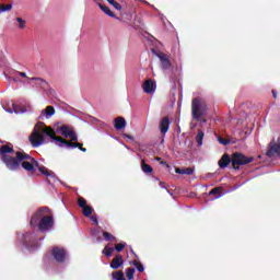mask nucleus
<instances>
[{
    "instance_id": "nucleus-1",
    "label": "nucleus",
    "mask_w": 280,
    "mask_h": 280,
    "mask_svg": "<svg viewBox=\"0 0 280 280\" xmlns=\"http://www.w3.org/2000/svg\"><path fill=\"white\" fill-rule=\"evenodd\" d=\"M45 135L52 139V141H57L59 143V148H78L81 152H86V148L83 147L80 142H70L69 140H65V138L60 136H56V131L51 127H47L45 122L38 121L28 137V141L33 148H40L43 143H45Z\"/></svg>"
},
{
    "instance_id": "nucleus-2",
    "label": "nucleus",
    "mask_w": 280,
    "mask_h": 280,
    "mask_svg": "<svg viewBox=\"0 0 280 280\" xmlns=\"http://www.w3.org/2000/svg\"><path fill=\"white\" fill-rule=\"evenodd\" d=\"M31 226L38 228L42 233L54 229V214L47 207H42L31 218Z\"/></svg>"
},
{
    "instance_id": "nucleus-3",
    "label": "nucleus",
    "mask_w": 280,
    "mask_h": 280,
    "mask_svg": "<svg viewBox=\"0 0 280 280\" xmlns=\"http://www.w3.org/2000/svg\"><path fill=\"white\" fill-rule=\"evenodd\" d=\"M20 167L25 170V172H30L31 174H34V172L38 170V172H40L43 176H56V173H54V171L47 170L45 165L39 164V162L36 161V159L31 158V155L28 159H25L21 162Z\"/></svg>"
},
{
    "instance_id": "nucleus-4",
    "label": "nucleus",
    "mask_w": 280,
    "mask_h": 280,
    "mask_svg": "<svg viewBox=\"0 0 280 280\" xmlns=\"http://www.w3.org/2000/svg\"><path fill=\"white\" fill-rule=\"evenodd\" d=\"M25 159H30V154L18 151L15 153V158L12 155L4 156L2 163H4L5 167H8L11 172H19V170H21V162L25 161Z\"/></svg>"
},
{
    "instance_id": "nucleus-5",
    "label": "nucleus",
    "mask_w": 280,
    "mask_h": 280,
    "mask_svg": "<svg viewBox=\"0 0 280 280\" xmlns=\"http://www.w3.org/2000/svg\"><path fill=\"white\" fill-rule=\"evenodd\" d=\"M207 110L209 108L207 107V103L202 101L200 97H195L191 101V115L192 119H196V121H200L201 117H207Z\"/></svg>"
},
{
    "instance_id": "nucleus-6",
    "label": "nucleus",
    "mask_w": 280,
    "mask_h": 280,
    "mask_svg": "<svg viewBox=\"0 0 280 280\" xmlns=\"http://www.w3.org/2000/svg\"><path fill=\"white\" fill-rule=\"evenodd\" d=\"M253 161H255V158L246 156L241 152H235L232 154V170H240L242 165H248L249 163H253Z\"/></svg>"
},
{
    "instance_id": "nucleus-7",
    "label": "nucleus",
    "mask_w": 280,
    "mask_h": 280,
    "mask_svg": "<svg viewBox=\"0 0 280 280\" xmlns=\"http://www.w3.org/2000/svg\"><path fill=\"white\" fill-rule=\"evenodd\" d=\"M51 255L58 264H65V261H67L68 254L65 248L58 246L52 247Z\"/></svg>"
},
{
    "instance_id": "nucleus-8",
    "label": "nucleus",
    "mask_w": 280,
    "mask_h": 280,
    "mask_svg": "<svg viewBox=\"0 0 280 280\" xmlns=\"http://www.w3.org/2000/svg\"><path fill=\"white\" fill-rule=\"evenodd\" d=\"M121 266H124V256H121V254H117L113 260L110 261L109 267L113 270H119V268H121Z\"/></svg>"
},
{
    "instance_id": "nucleus-9",
    "label": "nucleus",
    "mask_w": 280,
    "mask_h": 280,
    "mask_svg": "<svg viewBox=\"0 0 280 280\" xmlns=\"http://www.w3.org/2000/svg\"><path fill=\"white\" fill-rule=\"evenodd\" d=\"M156 56L161 61L162 69H170L172 67L170 56L165 55V52H158Z\"/></svg>"
},
{
    "instance_id": "nucleus-10",
    "label": "nucleus",
    "mask_w": 280,
    "mask_h": 280,
    "mask_svg": "<svg viewBox=\"0 0 280 280\" xmlns=\"http://www.w3.org/2000/svg\"><path fill=\"white\" fill-rule=\"evenodd\" d=\"M172 121H170V117L165 116L161 119L159 124V130L162 132V135H167L170 130V125Z\"/></svg>"
},
{
    "instance_id": "nucleus-11",
    "label": "nucleus",
    "mask_w": 280,
    "mask_h": 280,
    "mask_svg": "<svg viewBox=\"0 0 280 280\" xmlns=\"http://www.w3.org/2000/svg\"><path fill=\"white\" fill-rule=\"evenodd\" d=\"M142 89H143L144 93L150 95L151 93H154V91H156V83H154V81H152V79H149V80L144 81V83L142 84Z\"/></svg>"
},
{
    "instance_id": "nucleus-12",
    "label": "nucleus",
    "mask_w": 280,
    "mask_h": 280,
    "mask_svg": "<svg viewBox=\"0 0 280 280\" xmlns=\"http://www.w3.org/2000/svg\"><path fill=\"white\" fill-rule=\"evenodd\" d=\"M232 164V158L228 153H224L218 162L220 170H225Z\"/></svg>"
},
{
    "instance_id": "nucleus-13",
    "label": "nucleus",
    "mask_w": 280,
    "mask_h": 280,
    "mask_svg": "<svg viewBox=\"0 0 280 280\" xmlns=\"http://www.w3.org/2000/svg\"><path fill=\"white\" fill-rule=\"evenodd\" d=\"M14 152V148L8 145V144H3L0 147V156H1V161H3V159H5V156H10L9 154H13Z\"/></svg>"
},
{
    "instance_id": "nucleus-14",
    "label": "nucleus",
    "mask_w": 280,
    "mask_h": 280,
    "mask_svg": "<svg viewBox=\"0 0 280 280\" xmlns=\"http://www.w3.org/2000/svg\"><path fill=\"white\" fill-rule=\"evenodd\" d=\"M269 158L275 156V154H279L280 156V138L278 139V143H273L270 145L269 150L266 153Z\"/></svg>"
},
{
    "instance_id": "nucleus-15",
    "label": "nucleus",
    "mask_w": 280,
    "mask_h": 280,
    "mask_svg": "<svg viewBox=\"0 0 280 280\" xmlns=\"http://www.w3.org/2000/svg\"><path fill=\"white\" fill-rule=\"evenodd\" d=\"M114 128H116L117 130H124V128H126V118L125 117L115 118Z\"/></svg>"
},
{
    "instance_id": "nucleus-16",
    "label": "nucleus",
    "mask_w": 280,
    "mask_h": 280,
    "mask_svg": "<svg viewBox=\"0 0 280 280\" xmlns=\"http://www.w3.org/2000/svg\"><path fill=\"white\" fill-rule=\"evenodd\" d=\"M224 188L222 187H214L209 191V196H214V200H218V198H222V191Z\"/></svg>"
},
{
    "instance_id": "nucleus-17",
    "label": "nucleus",
    "mask_w": 280,
    "mask_h": 280,
    "mask_svg": "<svg viewBox=\"0 0 280 280\" xmlns=\"http://www.w3.org/2000/svg\"><path fill=\"white\" fill-rule=\"evenodd\" d=\"M59 131L62 135V137H65L66 139H69V137L73 132V130H71L69 128V126H67V125H63V126L59 127Z\"/></svg>"
},
{
    "instance_id": "nucleus-18",
    "label": "nucleus",
    "mask_w": 280,
    "mask_h": 280,
    "mask_svg": "<svg viewBox=\"0 0 280 280\" xmlns=\"http://www.w3.org/2000/svg\"><path fill=\"white\" fill-rule=\"evenodd\" d=\"M98 8L104 12V14H107V16H110L112 19H115V13L110 10V8L106 7V4L97 3Z\"/></svg>"
},
{
    "instance_id": "nucleus-19",
    "label": "nucleus",
    "mask_w": 280,
    "mask_h": 280,
    "mask_svg": "<svg viewBox=\"0 0 280 280\" xmlns=\"http://www.w3.org/2000/svg\"><path fill=\"white\" fill-rule=\"evenodd\" d=\"M176 174H185L186 176H192L194 167L175 168Z\"/></svg>"
},
{
    "instance_id": "nucleus-20",
    "label": "nucleus",
    "mask_w": 280,
    "mask_h": 280,
    "mask_svg": "<svg viewBox=\"0 0 280 280\" xmlns=\"http://www.w3.org/2000/svg\"><path fill=\"white\" fill-rule=\"evenodd\" d=\"M102 253L105 255V257H113V253H115V249L113 247H109L108 245L105 246L102 250Z\"/></svg>"
},
{
    "instance_id": "nucleus-21",
    "label": "nucleus",
    "mask_w": 280,
    "mask_h": 280,
    "mask_svg": "<svg viewBox=\"0 0 280 280\" xmlns=\"http://www.w3.org/2000/svg\"><path fill=\"white\" fill-rule=\"evenodd\" d=\"M112 277L114 280H126V277H124V271H121V270L114 271L112 273Z\"/></svg>"
},
{
    "instance_id": "nucleus-22",
    "label": "nucleus",
    "mask_w": 280,
    "mask_h": 280,
    "mask_svg": "<svg viewBox=\"0 0 280 280\" xmlns=\"http://www.w3.org/2000/svg\"><path fill=\"white\" fill-rule=\"evenodd\" d=\"M141 170L144 172V174H152V172H154L150 164H145V162H142Z\"/></svg>"
},
{
    "instance_id": "nucleus-23",
    "label": "nucleus",
    "mask_w": 280,
    "mask_h": 280,
    "mask_svg": "<svg viewBox=\"0 0 280 280\" xmlns=\"http://www.w3.org/2000/svg\"><path fill=\"white\" fill-rule=\"evenodd\" d=\"M202 139H205V132L202 130L197 131L196 141L198 145H202Z\"/></svg>"
},
{
    "instance_id": "nucleus-24",
    "label": "nucleus",
    "mask_w": 280,
    "mask_h": 280,
    "mask_svg": "<svg viewBox=\"0 0 280 280\" xmlns=\"http://www.w3.org/2000/svg\"><path fill=\"white\" fill-rule=\"evenodd\" d=\"M93 214V208L91 206H85L83 208V215H85V218H90Z\"/></svg>"
},
{
    "instance_id": "nucleus-25",
    "label": "nucleus",
    "mask_w": 280,
    "mask_h": 280,
    "mask_svg": "<svg viewBox=\"0 0 280 280\" xmlns=\"http://www.w3.org/2000/svg\"><path fill=\"white\" fill-rule=\"evenodd\" d=\"M103 237L105 240V242H115V240H117L115 236H113V234L108 233V232H103Z\"/></svg>"
},
{
    "instance_id": "nucleus-26",
    "label": "nucleus",
    "mask_w": 280,
    "mask_h": 280,
    "mask_svg": "<svg viewBox=\"0 0 280 280\" xmlns=\"http://www.w3.org/2000/svg\"><path fill=\"white\" fill-rule=\"evenodd\" d=\"M132 266H135V268H137L138 272H143L145 270V268L139 260H133Z\"/></svg>"
},
{
    "instance_id": "nucleus-27",
    "label": "nucleus",
    "mask_w": 280,
    "mask_h": 280,
    "mask_svg": "<svg viewBox=\"0 0 280 280\" xmlns=\"http://www.w3.org/2000/svg\"><path fill=\"white\" fill-rule=\"evenodd\" d=\"M106 1L107 3H109V5H113L115 10H118V12L121 11L122 7L116 0H106Z\"/></svg>"
},
{
    "instance_id": "nucleus-28",
    "label": "nucleus",
    "mask_w": 280,
    "mask_h": 280,
    "mask_svg": "<svg viewBox=\"0 0 280 280\" xmlns=\"http://www.w3.org/2000/svg\"><path fill=\"white\" fill-rule=\"evenodd\" d=\"M126 277L128 280L135 279V268H127L126 269Z\"/></svg>"
},
{
    "instance_id": "nucleus-29",
    "label": "nucleus",
    "mask_w": 280,
    "mask_h": 280,
    "mask_svg": "<svg viewBox=\"0 0 280 280\" xmlns=\"http://www.w3.org/2000/svg\"><path fill=\"white\" fill-rule=\"evenodd\" d=\"M46 117H51L52 115H56V109L54 106H47L45 109Z\"/></svg>"
},
{
    "instance_id": "nucleus-30",
    "label": "nucleus",
    "mask_w": 280,
    "mask_h": 280,
    "mask_svg": "<svg viewBox=\"0 0 280 280\" xmlns=\"http://www.w3.org/2000/svg\"><path fill=\"white\" fill-rule=\"evenodd\" d=\"M77 202H78V206H79L81 209H84V207H88V205H86V199H84L83 197H79Z\"/></svg>"
},
{
    "instance_id": "nucleus-31",
    "label": "nucleus",
    "mask_w": 280,
    "mask_h": 280,
    "mask_svg": "<svg viewBox=\"0 0 280 280\" xmlns=\"http://www.w3.org/2000/svg\"><path fill=\"white\" fill-rule=\"evenodd\" d=\"M10 10H12V4H0V13L10 12Z\"/></svg>"
},
{
    "instance_id": "nucleus-32",
    "label": "nucleus",
    "mask_w": 280,
    "mask_h": 280,
    "mask_svg": "<svg viewBox=\"0 0 280 280\" xmlns=\"http://www.w3.org/2000/svg\"><path fill=\"white\" fill-rule=\"evenodd\" d=\"M124 248H126V243H119L115 245L114 250H116L117 253H121V250H124Z\"/></svg>"
},
{
    "instance_id": "nucleus-33",
    "label": "nucleus",
    "mask_w": 280,
    "mask_h": 280,
    "mask_svg": "<svg viewBox=\"0 0 280 280\" xmlns=\"http://www.w3.org/2000/svg\"><path fill=\"white\" fill-rule=\"evenodd\" d=\"M30 80L39 82V85L43 86V84H47V81L43 78H31Z\"/></svg>"
},
{
    "instance_id": "nucleus-34",
    "label": "nucleus",
    "mask_w": 280,
    "mask_h": 280,
    "mask_svg": "<svg viewBox=\"0 0 280 280\" xmlns=\"http://www.w3.org/2000/svg\"><path fill=\"white\" fill-rule=\"evenodd\" d=\"M13 112L19 114V113H25V108L20 107L19 105L13 104Z\"/></svg>"
},
{
    "instance_id": "nucleus-35",
    "label": "nucleus",
    "mask_w": 280,
    "mask_h": 280,
    "mask_svg": "<svg viewBox=\"0 0 280 280\" xmlns=\"http://www.w3.org/2000/svg\"><path fill=\"white\" fill-rule=\"evenodd\" d=\"M16 21L20 24V30H25V20L23 18H16Z\"/></svg>"
},
{
    "instance_id": "nucleus-36",
    "label": "nucleus",
    "mask_w": 280,
    "mask_h": 280,
    "mask_svg": "<svg viewBox=\"0 0 280 280\" xmlns=\"http://www.w3.org/2000/svg\"><path fill=\"white\" fill-rule=\"evenodd\" d=\"M70 142L73 143V141H78V133L75 131H72L69 136Z\"/></svg>"
},
{
    "instance_id": "nucleus-37",
    "label": "nucleus",
    "mask_w": 280,
    "mask_h": 280,
    "mask_svg": "<svg viewBox=\"0 0 280 280\" xmlns=\"http://www.w3.org/2000/svg\"><path fill=\"white\" fill-rule=\"evenodd\" d=\"M219 143H221V145H229L230 141L228 139H224L222 137L218 138Z\"/></svg>"
},
{
    "instance_id": "nucleus-38",
    "label": "nucleus",
    "mask_w": 280,
    "mask_h": 280,
    "mask_svg": "<svg viewBox=\"0 0 280 280\" xmlns=\"http://www.w3.org/2000/svg\"><path fill=\"white\" fill-rule=\"evenodd\" d=\"M122 137H125V139H135L132 136L128 135V133H124Z\"/></svg>"
},
{
    "instance_id": "nucleus-39",
    "label": "nucleus",
    "mask_w": 280,
    "mask_h": 280,
    "mask_svg": "<svg viewBox=\"0 0 280 280\" xmlns=\"http://www.w3.org/2000/svg\"><path fill=\"white\" fill-rule=\"evenodd\" d=\"M18 75H20L21 78H27V74L25 72H18Z\"/></svg>"
},
{
    "instance_id": "nucleus-40",
    "label": "nucleus",
    "mask_w": 280,
    "mask_h": 280,
    "mask_svg": "<svg viewBox=\"0 0 280 280\" xmlns=\"http://www.w3.org/2000/svg\"><path fill=\"white\" fill-rule=\"evenodd\" d=\"M271 93H272V95H273V100H277V91H276V90H272Z\"/></svg>"
},
{
    "instance_id": "nucleus-41",
    "label": "nucleus",
    "mask_w": 280,
    "mask_h": 280,
    "mask_svg": "<svg viewBox=\"0 0 280 280\" xmlns=\"http://www.w3.org/2000/svg\"><path fill=\"white\" fill-rule=\"evenodd\" d=\"M92 222H95L97 224V217H91Z\"/></svg>"
},
{
    "instance_id": "nucleus-42",
    "label": "nucleus",
    "mask_w": 280,
    "mask_h": 280,
    "mask_svg": "<svg viewBox=\"0 0 280 280\" xmlns=\"http://www.w3.org/2000/svg\"><path fill=\"white\" fill-rule=\"evenodd\" d=\"M161 187L165 188V183H160Z\"/></svg>"
}]
</instances>
